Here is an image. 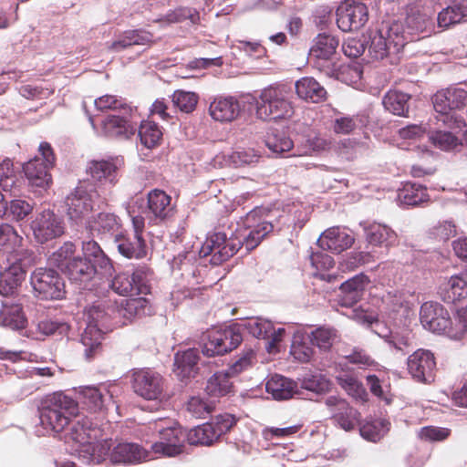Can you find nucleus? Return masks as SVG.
Returning a JSON list of instances; mask_svg holds the SVG:
<instances>
[{"mask_svg": "<svg viewBox=\"0 0 467 467\" xmlns=\"http://www.w3.org/2000/svg\"><path fill=\"white\" fill-rule=\"evenodd\" d=\"M122 116L109 115L102 121L101 134L109 138H129L136 131V127L128 119L130 114L121 112Z\"/></svg>", "mask_w": 467, "mask_h": 467, "instance_id": "obj_29", "label": "nucleus"}, {"mask_svg": "<svg viewBox=\"0 0 467 467\" xmlns=\"http://www.w3.org/2000/svg\"><path fill=\"white\" fill-rule=\"evenodd\" d=\"M108 455L110 456V460L114 463H139L153 459L150 451L143 449L137 443L130 442L119 443Z\"/></svg>", "mask_w": 467, "mask_h": 467, "instance_id": "obj_27", "label": "nucleus"}, {"mask_svg": "<svg viewBox=\"0 0 467 467\" xmlns=\"http://www.w3.org/2000/svg\"><path fill=\"white\" fill-rule=\"evenodd\" d=\"M102 430L94 425L88 418H82L71 423L65 435V442H72V451L85 463H100L109 454L112 446L111 440L104 439Z\"/></svg>", "mask_w": 467, "mask_h": 467, "instance_id": "obj_3", "label": "nucleus"}, {"mask_svg": "<svg viewBox=\"0 0 467 467\" xmlns=\"http://www.w3.org/2000/svg\"><path fill=\"white\" fill-rule=\"evenodd\" d=\"M139 136L141 143L146 148L155 147L161 139L162 132L153 121H142L139 129Z\"/></svg>", "mask_w": 467, "mask_h": 467, "instance_id": "obj_53", "label": "nucleus"}, {"mask_svg": "<svg viewBox=\"0 0 467 467\" xmlns=\"http://www.w3.org/2000/svg\"><path fill=\"white\" fill-rule=\"evenodd\" d=\"M389 425L385 419H372L360 426L359 432L365 440L377 442L389 431Z\"/></svg>", "mask_w": 467, "mask_h": 467, "instance_id": "obj_49", "label": "nucleus"}, {"mask_svg": "<svg viewBox=\"0 0 467 467\" xmlns=\"http://www.w3.org/2000/svg\"><path fill=\"white\" fill-rule=\"evenodd\" d=\"M432 104L437 124L441 123L451 130H462L465 127L464 120L454 109L467 106V90L454 87L438 91L432 98Z\"/></svg>", "mask_w": 467, "mask_h": 467, "instance_id": "obj_7", "label": "nucleus"}, {"mask_svg": "<svg viewBox=\"0 0 467 467\" xmlns=\"http://www.w3.org/2000/svg\"><path fill=\"white\" fill-rule=\"evenodd\" d=\"M368 283V277L363 274L357 275L344 282L340 285V305L346 307H352L361 299Z\"/></svg>", "mask_w": 467, "mask_h": 467, "instance_id": "obj_32", "label": "nucleus"}, {"mask_svg": "<svg viewBox=\"0 0 467 467\" xmlns=\"http://www.w3.org/2000/svg\"><path fill=\"white\" fill-rule=\"evenodd\" d=\"M150 313V303L142 296L122 299L116 306L105 300L94 302L86 308L87 327L81 336L86 358L91 359L99 351L103 333L108 329L106 323L109 317L121 318L122 325H126Z\"/></svg>", "mask_w": 467, "mask_h": 467, "instance_id": "obj_1", "label": "nucleus"}, {"mask_svg": "<svg viewBox=\"0 0 467 467\" xmlns=\"http://www.w3.org/2000/svg\"><path fill=\"white\" fill-rule=\"evenodd\" d=\"M123 164V159L120 157L93 160L87 164L86 173L95 187L114 186L119 181V172Z\"/></svg>", "mask_w": 467, "mask_h": 467, "instance_id": "obj_19", "label": "nucleus"}, {"mask_svg": "<svg viewBox=\"0 0 467 467\" xmlns=\"http://www.w3.org/2000/svg\"><path fill=\"white\" fill-rule=\"evenodd\" d=\"M410 96L407 93L389 90L383 98L384 108L394 115L406 116L409 111Z\"/></svg>", "mask_w": 467, "mask_h": 467, "instance_id": "obj_48", "label": "nucleus"}, {"mask_svg": "<svg viewBox=\"0 0 467 467\" xmlns=\"http://www.w3.org/2000/svg\"><path fill=\"white\" fill-rule=\"evenodd\" d=\"M120 226L119 218L112 213L101 212L91 216L86 223V227L92 234H113Z\"/></svg>", "mask_w": 467, "mask_h": 467, "instance_id": "obj_42", "label": "nucleus"}, {"mask_svg": "<svg viewBox=\"0 0 467 467\" xmlns=\"http://www.w3.org/2000/svg\"><path fill=\"white\" fill-rule=\"evenodd\" d=\"M94 104L99 110L112 109L125 114L132 112V108L127 103L126 99L112 95L101 96L94 100Z\"/></svg>", "mask_w": 467, "mask_h": 467, "instance_id": "obj_56", "label": "nucleus"}, {"mask_svg": "<svg viewBox=\"0 0 467 467\" xmlns=\"http://www.w3.org/2000/svg\"><path fill=\"white\" fill-rule=\"evenodd\" d=\"M429 140L441 150H452L461 145L459 139L451 131L435 130L429 135Z\"/></svg>", "mask_w": 467, "mask_h": 467, "instance_id": "obj_58", "label": "nucleus"}, {"mask_svg": "<svg viewBox=\"0 0 467 467\" xmlns=\"http://www.w3.org/2000/svg\"><path fill=\"white\" fill-rule=\"evenodd\" d=\"M236 423L234 415L223 413L217 415L210 422L203 423L189 431L187 440L192 445L210 446L229 431Z\"/></svg>", "mask_w": 467, "mask_h": 467, "instance_id": "obj_13", "label": "nucleus"}, {"mask_svg": "<svg viewBox=\"0 0 467 467\" xmlns=\"http://www.w3.org/2000/svg\"><path fill=\"white\" fill-rule=\"evenodd\" d=\"M78 412V402L62 392L47 396L38 408L39 424L36 426L37 436L61 432L69 424L71 417Z\"/></svg>", "mask_w": 467, "mask_h": 467, "instance_id": "obj_5", "label": "nucleus"}, {"mask_svg": "<svg viewBox=\"0 0 467 467\" xmlns=\"http://www.w3.org/2000/svg\"><path fill=\"white\" fill-rule=\"evenodd\" d=\"M311 343L321 350H328L337 338V332L329 327H319L309 336Z\"/></svg>", "mask_w": 467, "mask_h": 467, "instance_id": "obj_55", "label": "nucleus"}, {"mask_svg": "<svg viewBox=\"0 0 467 467\" xmlns=\"http://www.w3.org/2000/svg\"><path fill=\"white\" fill-rule=\"evenodd\" d=\"M21 181L14 168L13 161L9 158L0 162V187L3 192L11 196H17L21 191Z\"/></svg>", "mask_w": 467, "mask_h": 467, "instance_id": "obj_43", "label": "nucleus"}, {"mask_svg": "<svg viewBox=\"0 0 467 467\" xmlns=\"http://www.w3.org/2000/svg\"><path fill=\"white\" fill-rule=\"evenodd\" d=\"M374 332L384 340L394 354L404 356L413 348V334L407 327H389L377 322Z\"/></svg>", "mask_w": 467, "mask_h": 467, "instance_id": "obj_21", "label": "nucleus"}, {"mask_svg": "<svg viewBox=\"0 0 467 467\" xmlns=\"http://www.w3.org/2000/svg\"><path fill=\"white\" fill-rule=\"evenodd\" d=\"M301 387L315 394H324L330 390L331 382L322 374H312L303 379Z\"/></svg>", "mask_w": 467, "mask_h": 467, "instance_id": "obj_59", "label": "nucleus"}, {"mask_svg": "<svg viewBox=\"0 0 467 467\" xmlns=\"http://www.w3.org/2000/svg\"><path fill=\"white\" fill-rule=\"evenodd\" d=\"M334 421L344 431H349L355 429L359 421V412L346 403L344 410L335 414Z\"/></svg>", "mask_w": 467, "mask_h": 467, "instance_id": "obj_62", "label": "nucleus"}, {"mask_svg": "<svg viewBox=\"0 0 467 467\" xmlns=\"http://www.w3.org/2000/svg\"><path fill=\"white\" fill-rule=\"evenodd\" d=\"M198 96L194 92L176 90L172 94V103L181 111L190 113L196 108Z\"/></svg>", "mask_w": 467, "mask_h": 467, "instance_id": "obj_63", "label": "nucleus"}, {"mask_svg": "<svg viewBox=\"0 0 467 467\" xmlns=\"http://www.w3.org/2000/svg\"><path fill=\"white\" fill-rule=\"evenodd\" d=\"M262 212V209H255L247 213L244 223L248 233L243 240L228 238L222 232L209 234L200 249V256H211V264L219 265L236 254L243 245L247 251L257 247L262 240L275 229L272 221L258 218Z\"/></svg>", "mask_w": 467, "mask_h": 467, "instance_id": "obj_2", "label": "nucleus"}, {"mask_svg": "<svg viewBox=\"0 0 467 467\" xmlns=\"http://www.w3.org/2000/svg\"><path fill=\"white\" fill-rule=\"evenodd\" d=\"M150 270L146 266H140L132 274H118L108 282V286L120 296L147 295L150 293Z\"/></svg>", "mask_w": 467, "mask_h": 467, "instance_id": "obj_14", "label": "nucleus"}, {"mask_svg": "<svg viewBox=\"0 0 467 467\" xmlns=\"http://www.w3.org/2000/svg\"><path fill=\"white\" fill-rule=\"evenodd\" d=\"M75 251L76 246L72 242H65L63 245L49 256L48 262L63 272L69 260H72L74 257Z\"/></svg>", "mask_w": 467, "mask_h": 467, "instance_id": "obj_60", "label": "nucleus"}, {"mask_svg": "<svg viewBox=\"0 0 467 467\" xmlns=\"http://www.w3.org/2000/svg\"><path fill=\"white\" fill-rule=\"evenodd\" d=\"M36 296L43 300L61 299L65 295V285L60 275L52 268H36L30 276Z\"/></svg>", "mask_w": 467, "mask_h": 467, "instance_id": "obj_15", "label": "nucleus"}, {"mask_svg": "<svg viewBox=\"0 0 467 467\" xmlns=\"http://www.w3.org/2000/svg\"><path fill=\"white\" fill-rule=\"evenodd\" d=\"M171 198L161 190H152L147 195V201L142 198L136 199L128 208L130 216H141L144 222L158 225L170 220L174 214V208L171 203Z\"/></svg>", "mask_w": 467, "mask_h": 467, "instance_id": "obj_9", "label": "nucleus"}, {"mask_svg": "<svg viewBox=\"0 0 467 467\" xmlns=\"http://www.w3.org/2000/svg\"><path fill=\"white\" fill-rule=\"evenodd\" d=\"M30 228L35 239L40 244L58 238L65 232L62 218L50 209L37 213L30 223Z\"/></svg>", "mask_w": 467, "mask_h": 467, "instance_id": "obj_20", "label": "nucleus"}, {"mask_svg": "<svg viewBox=\"0 0 467 467\" xmlns=\"http://www.w3.org/2000/svg\"><path fill=\"white\" fill-rule=\"evenodd\" d=\"M330 142L324 137L317 133L308 134L304 142L297 146L293 153L294 156H305L317 154L327 150Z\"/></svg>", "mask_w": 467, "mask_h": 467, "instance_id": "obj_50", "label": "nucleus"}, {"mask_svg": "<svg viewBox=\"0 0 467 467\" xmlns=\"http://www.w3.org/2000/svg\"><path fill=\"white\" fill-rule=\"evenodd\" d=\"M420 320L422 327L435 334L446 335L451 325L450 314L442 305L433 301H428L421 305Z\"/></svg>", "mask_w": 467, "mask_h": 467, "instance_id": "obj_22", "label": "nucleus"}, {"mask_svg": "<svg viewBox=\"0 0 467 467\" xmlns=\"http://www.w3.org/2000/svg\"><path fill=\"white\" fill-rule=\"evenodd\" d=\"M26 278V270L21 262L12 263L3 272H0V295L13 296Z\"/></svg>", "mask_w": 467, "mask_h": 467, "instance_id": "obj_31", "label": "nucleus"}, {"mask_svg": "<svg viewBox=\"0 0 467 467\" xmlns=\"http://www.w3.org/2000/svg\"><path fill=\"white\" fill-rule=\"evenodd\" d=\"M187 411L194 418H206L213 410V405L204 398L193 396L186 404Z\"/></svg>", "mask_w": 467, "mask_h": 467, "instance_id": "obj_64", "label": "nucleus"}, {"mask_svg": "<svg viewBox=\"0 0 467 467\" xmlns=\"http://www.w3.org/2000/svg\"><path fill=\"white\" fill-rule=\"evenodd\" d=\"M467 332V307H461L456 310L453 321L446 331V336L451 339H460Z\"/></svg>", "mask_w": 467, "mask_h": 467, "instance_id": "obj_57", "label": "nucleus"}, {"mask_svg": "<svg viewBox=\"0 0 467 467\" xmlns=\"http://www.w3.org/2000/svg\"><path fill=\"white\" fill-rule=\"evenodd\" d=\"M291 88L285 84H275L264 88L256 100V115L262 119H277L290 117L293 107Z\"/></svg>", "mask_w": 467, "mask_h": 467, "instance_id": "obj_8", "label": "nucleus"}, {"mask_svg": "<svg viewBox=\"0 0 467 467\" xmlns=\"http://www.w3.org/2000/svg\"><path fill=\"white\" fill-rule=\"evenodd\" d=\"M63 272L72 282L80 284L90 281L93 278L100 279V276L104 275L91 263H88L87 260L79 256L69 260Z\"/></svg>", "mask_w": 467, "mask_h": 467, "instance_id": "obj_33", "label": "nucleus"}, {"mask_svg": "<svg viewBox=\"0 0 467 467\" xmlns=\"http://www.w3.org/2000/svg\"><path fill=\"white\" fill-rule=\"evenodd\" d=\"M242 332L247 330L249 334L257 338L267 339L272 331V322L262 317H251L242 323Z\"/></svg>", "mask_w": 467, "mask_h": 467, "instance_id": "obj_52", "label": "nucleus"}, {"mask_svg": "<svg viewBox=\"0 0 467 467\" xmlns=\"http://www.w3.org/2000/svg\"><path fill=\"white\" fill-rule=\"evenodd\" d=\"M0 320L4 327L13 330H19L25 327L26 318L23 312L22 305L15 304L8 306L4 304L0 314Z\"/></svg>", "mask_w": 467, "mask_h": 467, "instance_id": "obj_46", "label": "nucleus"}, {"mask_svg": "<svg viewBox=\"0 0 467 467\" xmlns=\"http://www.w3.org/2000/svg\"><path fill=\"white\" fill-rule=\"evenodd\" d=\"M232 378L226 371L214 373L207 381L205 390L207 394L213 398H220L232 392Z\"/></svg>", "mask_w": 467, "mask_h": 467, "instance_id": "obj_47", "label": "nucleus"}, {"mask_svg": "<svg viewBox=\"0 0 467 467\" xmlns=\"http://www.w3.org/2000/svg\"><path fill=\"white\" fill-rule=\"evenodd\" d=\"M242 341V326L234 323L210 331L202 347V352L206 357L221 356L236 348Z\"/></svg>", "mask_w": 467, "mask_h": 467, "instance_id": "obj_12", "label": "nucleus"}, {"mask_svg": "<svg viewBox=\"0 0 467 467\" xmlns=\"http://www.w3.org/2000/svg\"><path fill=\"white\" fill-rule=\"evenodd\" d=\"M142 439L150 443L154 457H175L183 451L186 434L172 419L160 418L150 421L140 429Z\"/></svg>", "mask_w": 467, "mask_h": 467, "instance_id": "obj_4", "label": "nucleus"}, {"mask_svg": "<svg viewBox=\"0 0 467 467\" xmlns=\"http://www.w3.org/2000/svg\"><path fill=\"white\" fill-rule=\"evenodd\" d=\"M442 299L454 303L467 296V280L462 275H452L441 288Z\"/></svg>", "mask_w": 467, "mask_h": 467, "instance_id": "obj_45", "label": "nucleus"}, {"mask_svg": "<svg viewBox=\"0 0 467 467\" xmlns=\"http://www.w3.org/2000/svg\"><path fill=\"white\" fill-rule=\"evenodd\" d=\"M39 155L25 162L22 166L28 185L36 190H47L52 183L50 170L54 167L56 157L48 142H41Z\"/></svg>", "mask_w": 467, "mask_h": 467, "instance_id": "obj_10", "label": "nucleus"}, {"mask_svg": "<svg viewBox=\"0 0 467 467\" xmlns=\"http://www.w3.org/2000/svg\"><path fill=\"white\" fill-rule=\"evenodd\" d=\"M407 368L414 380L431 383L434 379L436 368L434 355L430 350L418 349L409 356Z\"/></svg>", "mask_w": 467, "mask_h": 467, "instance_id": "obj_23", "label": "nucleus"}, {"mask_svg": "<svg viewBox=\"0 0 467 467\" xmlns=\"http://www.w3.org/2000/svg\"><path fill=\"white\" fill-rule=\"evenodd\" d=\"M241 111V102L233 96L217 97L209 107L210 116L219 122H232L239 117Z\"/></svg>", "mask_w": 467, "mask_h": 467, "instance_id": "obj_26", "label": "nucleus"}, {"mask_svg": "<svg viewBox=\"0 0 467 467\" xmlns=\"http://www.w3.org/2000/svg\"><path fill=\"white\" fill-rule=\"evenodd\" d=\"M467 20V0H453L437 17L438 26L447 28Z\"/></svg>", "mask_w": 467, "mask_h": 467, "instance_id": "obj_37", "label": "nucleus"}, {"mask_svg": "<svg viewBox=\"0 0 467 467\" xmlns=\"http://www.w3.org/2000/svg\"><path fill=\"white\" fill-rule=\"evenodd\" d=\"M368 19V7L360 2L342 5L337 10V24L338 28L344 32L361 28Z\"/></svg>", "mask_w": 467, "mask_h": 467, "instance_id": "obj_24", "label": "nucleus"}, {"mask_svg": "<svg viewBox=\"0 0 467 467\" xmlns=\"http://www.w3.org/2000/svg\"><path fill=\"white\" fill-rule=\"evenodd\" d=\"M133 226L132 234H119L115 235L114 242L121 255L129 259H140L147 254V246L142 237L144 218L130 216Z\"/></svg>", "mask_w": 467, "mask_h": 467, "instance_id": "obj_17", "label": "nucleus"}, {"mask_svg": "<svg viewBox=\"0 0 467 467\" xmlns=\"http://www.w3.org/2000/svg\"><path fill=\"white\" fill-rule=\"evenodd\" d=\"M297 96L312 103H319L326 99L327 91L314 78L305 77L296 82Z\"/></svg>", "mask_w": 467, "mask_h": 467, "instance_id": "obj_38", "label": "nucleus"}, {"mask_svg": "<svg viewBox=\"0 0 467 467\" xmlns=\"http://www.w3.org/2000/svg\"><path fill=\"white\" fill-rule=\"evenodd\" d=\"M427 188L414 182H406L397 193V202L401 206H417L429 201Z\"/></svg>", "mask_w": 467, "mask_h": 467, "instance_id": "obj_40", "label": "nucleus"}, {"mask_svg": "<svg viewBox=\"0 0 467 467\" xmlns=\"http://www.w3.org/2000/svg\"><path fill=\"white\" fill-rule=\"evenodd\" d=\"M339 40L327 33L318 34L313 40L309 50V58L317 61H329L337 54Z\"/></svg>", "mask_w": 467, "mask_h": 467, "instance_id": "obj_34", "label": "nucleus"}, {"mask_svg": "<svg viewBox=\"0 0 467 467\" xmlns=\"http://www.w3.org/2000/svg\"><path fill=\"white\" fill-rule=\"evenodd\" d=\"M402 23L409 36H411V41L419 39L420 34L430 35L432 31V20L427 14L420 11L409 13Z\"/></svg>", "mask_w": 467, "mask_h": 467, "instance_id": "obj_39", "label": "nucleus"}, {"mask_svg": "<svg viewBox=\"0 0 467 467\" xmlns=\"http://www.w3.org/2000/svg\"><path fill=\"white\" fill-rule=\"evenodd\" d=\"M411 41L402 21L382 24L369 35L368 53L372 58L379 60L391 55H399Z\"/></svg>", "mask_w": 467, "mask_h": 467, "instance_id": "obj_6", "label": "nucleus"}, {"mask_svg": "<svg viewBox=\"0 0 467 467\" xmlns=\"http://www.w3.org/2000/svg\"><path fill=\"white\" fill-rule=\"evenodd\" d=\"M360 225L363 226L366 241L372 246L389 247L397 243L396 232L386 224L361 223Z\"/></svg>", "mask_w": 467, "mask_h": 467, "instance_id": "obj_30", "label": "nucleus"}, {"mask_svg": "<svg viewBox=\"0 0 467 467\" xmlns=\"http://www.w3.org/2000/svg\"><path fill=\"white\" fill-rule=\"evenodd\" d=\"M190 20L193 25L198 24L200 21L199 12L191 7H179L173 11L169 12L164 17L157 19V22H167L168 24L179 23L183 20Z\"/></svg>", "mask_w": 467, "mask_h": 467, "instance_id": "obj_61", "label": "nucleus"}, {"mask_svg": "<svg viewBox=\"0 0 467 467\" xmlns=\"http://www.w3.org/2000/svg\"><path fill=\"white\" fill-rule=\"evenodd\" d=\"M82 252L84 260L91 263L104 275H111L112 265L97 242L93 240L83 242Z\"/></svg>", "mask_w": 467, "mask_h": 467, "instance_id": "obj_35", "label": "nucleus"}, {"mask_svg": "<svg viewBox=\"0 0 467 467\" xmlns=\"http://www.w3.org/2000/svg\"><path fill=\"white\" fill-rule=\"evenodd\" d=\"M134 392L146 400H162L165 399L166 382L164 378L150 368H141L132 373Z\"/></svg>", "mask_w": 467, "mask_h": 467, "instance_id": "obj_16", "label": "nucleus"}, {"mask_svg": "<svg viewBox=\"0 0 467 467\" xmlns=\"http://www.w3.org/2000/svg\"><path fill=\"white\" fill-rule=\"evenodd\" d=\"M35 327L37 333L36 338L56 335L64 336L67 335L69 330L67 323L49 317H45L36 321Z\"/></svg>", "mask_w": 467, "mask_h": 467, "instance_id": "obj_51", "label": "nucleus"}, {"mask_svg": "<svg viewBox=\"0 0 467 467\" xmlns=\"http://www.w3.org/2000/svg\"><path fill=\"white\" fill-rule=\"evenodd\" d=\"M200 355L197 348L179 351L174 356V373L181 379L194 378L199 371Z\"/></svg>", "mask_w": 467, "mask_h": 467, "instance_id": "obj_28", "label": "nucleus"}, {"mask_svg": "<svg viewBox=\"0 0 467 467\" xmlns=\"http://www.w3.org/2000/svg\"><path fill=\"white\" fill-rule=\"evenodd\" d=\"M153 42L151 33L142 29L127 30L119 37L112 42L109 49L120 52L134 45H150Z\"/></svg>", "mask_w": 467, "mask_h": 467, "instance_id": "obj_41", "label": "nucleus"}, {"mask_svg": "<svg viewBox=\"0 0 467 467\" xmlns=\"http://www.w3.org/2000/svg\"><path fill=\"white\" fill-rule=\"evenodd\" d=\"M337 384L354 400L365 402L368 393L362 383L351 372L342 371L336 377Z\"/></svg>", "mask_w": 467, "mask_h": 467, "instance_id": "obj_44", "label": "nucleus"}, {"mask_svg": "<svg viewBox=\"0 0 467 467\" xmlns=\"http://www.w3.org/2000/svg\"><path fill=\"white\" fill-rule=\"evenodd\" d=\"M75 391L83 408L90 412L96 413L110 409L117 410L119 408L106 385L79 386Z\"/></svg>", "mask_w": 467, "mask_h": 467, "instance_id": "obj_18", "label": "nucleus"}, {"mask_svg": "<svg viewBox=\"0 0 467 467\" xmlns=\"http://www.w3.org/2000/svg\"><path fill=\"white\" fill-rule=\"evenodd\" d=\"M99 199L98 189L90 182L79 183L65 200L66 212L70 221L77 224L87 223L91 217L96 202Z\"/></svg>", "mask_w": 467, "mask_h": 467, "instance_id": "obj_11", "label": "nucleus"}, {"mask_svg": "<svg viewBox=\"0 0 467 467\" xmlns=\"http://www.w3.org/2000/svg\"><path fill=\"white\" fill-rule=\"evenodd\" d=\"M355 242L353 233L345 227L334 226L327 229L319 236L317 243L323 250L340 254L352 246Z\"/></svg>", "mask_w": 467, "mask_h": 467, "instance_id": "obj_25", "label": "nucleus"}, {"mask_svg": "<svg viewBox=\"0 0 467 467\" xmlns=\"http://www.w3.org/2000/svg\"><path fill=\"white\" fill-rule=\"evenodd\" d=\"M265 145L274 153H285L293 149V141L284 132L272 130L267 133Z\"/></svg>", "mask_w": 467, "mask_h": 467, "instance_id": "obj_54", "label": "nucleus"}, {"mask_svg": "<svg viewBox=\"0 0 467 467\" xmlns=\"http://www.w3.org/2000/svg\"><path fill=\"white\" fill-rule=\"evenodd\" d=\"M266 391L276 400L291 399L297 393V384L281 375H274L265 383Z\"/></svg>", "mask_w": 467, "mask_h": 467, "instance_id": "obj_36", "label": "nucleus"}]
</instances>
